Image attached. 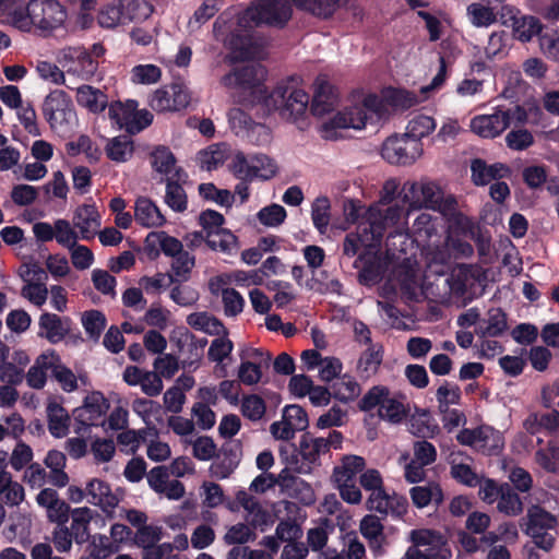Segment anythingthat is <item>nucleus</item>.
Here are the masks:
<instances>
[{
    "instance_id": "nucleus-1",
    "label": "nucleus",
    "mask_w": 559,
    "mask_h": 559,
    "mask_svg": "<svg viewBox=\"0 0 559 559\" xmlns=\"http://www.w3.org/2000/svg\"><path fill=\"white\" fill-rule=\"evenodd\" d=\"M290 16L292 7L286 0H258L238 16L237 29L225 34L227 15L222 13L214 22L213 33L215 38L223 41L237 57L246 58L251 38L243 32L260 25L283 27Z\"/></svg>"
},
{
    "instance_id": "nucleus-2",
    "label": "nucleus",
    "mask_w": 559,
    "mask_h": 559,
    "mask_svg": "<svg viewBox=\"0 0 559 559\" xmlns=\"http://www.w3.org/2000/svg\"><path fill=\"white\" fill-rule=\"evenodd\" d=\"M14 0H11L5 12L10 23L17 29L29 32L33 27L40 31H51L64 22L67 14L57 0H31L25 8L12 9Z\"/></svg>"
},
{
    "instance_id": "nucleus-3",
    "label": "nucleus",
    "mask_w": 559,
    "mask_h": 559,
    "mask_svg": "<svg viewBox=\"0 0 559 559\" xmlns=\"http://www.w3.org/2000/svg\"><path fill=\"white\" fill-rule=\"evenodd\" d=\"M385 108L381 98L368 95L361 104L346 107L333 117L322 122L320 132L325 140L338 138V131L344 129L361 130L368 122L374 123L383 119Z\"/></svg>"
},
{
    "instance_id": "nucleus-4",
    "label": "nucleus",
    "mask_w": 559,
    "mask_h": 559,
    "mask_svg": "<svg viewBox=\"0 0 559 559\" xmlns=\"http://www.w3.org/2000/svg\"><path fill=\"white\" fill-rule=\"evenodd\" d=\"M105 51L99 43L93 44L90 49L83 46H68L59 50L57 61L67 74L90 81L96 74L99 59Z\"/></svg>"
},
{
    "instance_id": "nucleus-5",
    "label": "nucleus",
    "mask_w": 559,
    "mask_h": 559,
    "mask_svg": "<svg viewBox=\"0 0 559 559\" xmlns=\"http://www.w3.org/2000/svg\"><path fill=\"white\" fill-rule=\"evenodd\" d=\"M265 103L267 107L278 111L283 119L298 121L306 115L309 95L292 78L280 83L265 98Z\"/></svg>"
},
{
    "instance_id": "nucleus-6",
    "label": "nucleus",
    "mask_w": 559,
    "mask_h": 559,
    "mask_svg": "<svg viewBox=\"0 0 559 559\" xmlns=\"http://www.w3.org/2000/svg\"><path fill=\"white\" fill-rule=\"evenodd\" d=\"M378 407V415L381 419L391 424H399L407 416L405 396L391 392L384 385L372 386L360 400L359 408L370 412Z\"/></svg>"
},
{
    "instance_id": "nucleus-7",
    "label": "nucleus",
    "mask_w": 559,
    "mask_h": 559,
    "mask_svg": "<svg viewBox=\"0 0 559 559\" xmlns=\"http://www.w3.org/2000/svg\"><path fill=\"white\" fill-rule=\"evenodd\" d=\"M411 546L403 559H450L452 551L445 536L436 530L416 528L408 534Z\"/></svg>"
},
{
    "instance_id": "nucleus-8",
    "label": "nucleus",
    "mask_w": 559,
    "mask_h": 559,
    "mask_svg": "<svg viewBox=\"0 0 559 559\" xmlns=\"http://www.w3.org/2000/svg\"><path fill=\"white\" fill-rule=\"evenodd\" d=\"M523 521L524 532L532 537L534 544L538 548L549 551L555 543L552 532H556L558 526L557 516L538 504H532Z\"/></svg>"
},
{
    "instance_id": "nucleus-9",
    "label": "nucleus",
    "mask_w": 559,
    "mask_h": 559,
    "mask_svg": "<svg viewBox=\"0 0 559 559\" xmlns=\"http://www.w3.org/2000/svg\"><path fill=\"white\" fill-rule=\"evenodd\" d=\"M379 214L376 210L365 213L364 222H360L355 231L346 235L343 242V253L355 257L361 248H376L381 242V227L378 225Z\"/></svg>"
},
{
    "instance_id": "nucleus-10",
    "label": "nucleus",
    "mask_w": 559,
    "mask_h": 559,
    "mask_svg": "<svg viewBox=\"0 0 559 559\" xmlns=\"http://www.w3.org/2000/svg\"><path fill=\"white\" fill-rule=\"evenodd\" d=\"M138 102L128 99L124 103L117 100L108 105V116L119 129H124L130 134H136L148 127L153 121V115L146 110L138 109Z\"/></svg>"
},
{
    "instance_id": "nucleus-11",
    "label": "nucleus",
    "mask_w": 559,
    "mask_h": 559,
    "mask_svg": "<svg viewBox=\"0 0 559 559\" xmlns=\"http://www.w3.org/2000/svg\"><path fill=\"white\" fill-rule=\"evenodd\" d=\"M519 122L525 120V112L519 107L512 109H498L489 115H479L471 120V129L484 139H493L510 127L513 119Z\"/></svg>"
},
{
    "instance_id": "nucleus-12",
    "label": "nucleus",
    "mask_w": 559,
    "mask_h": 559,
    "mask_svg": "<svg viewBox=\"0 0 559 559\" xmlns=\"http://www.w3.org/2000/svg\"><path fill=\"white\" fill-rule=\"evenodd\" d=\"M265 76L266 71L264 67L260 63H252L224 75L222 84L233 91L243 94L249 93L255 99V94H263L265 92L263 87Z\"/></svg>"
},
{
    "instance_id": "nucleus-13",
    "label": "nucleus",
    "mask_w": 559,
    "mask_h": 559,
    "mask_svg": "<svg viewBox=\"0 0 559 559\" xmlns=\"http://www.w3.org/2000/svg\"><path fill=\"white\" fill-rule=\"evenodd\" d=\"M456 440L486 455H497L504 447V438L499 430L490 426H480L475 429H462Z\"/></svg>"
},
{
    "instance_id": "nucleus-14",
    "label": "nucleus",
    "mask_w": 559,
    "mask_h": 559,
    "mask_svg": "<svg viewBox=\"0 0 559 559\" xmlns=\"http://www.w3.org/2000/svg\"><path fill=\"white\" fill-rule=\"evenodd\" d=\"M423 153V143L416 142L405 134L388 138L381 150L382 157L395 165H412Z\"/></svg>"
},
{
    "instance_id": "nucleus-15",
    "label": "nucleus",
    "mask_w": 559,
    "mask_h": 559,
    "mask_svg": "<svg viewBox=\"0 0 559 559\" xmlns=\"http://www.w3.org/2000/svg\"><path fill=\"white\" fill-rule=\"evenodd\" d=\"M109 405L104 395L99 392L88 394L82 406L75 408L74 419L80 425L75 431L82 432L88 427H97L104 424V416Z\"/></svg>"
},
{
    "instance_id": "nucleus-16",
    "label": "nucleus",
    "mask_w": 559,
    "mask_h": 559,
    "mask_svg": "<svg viewBox=\"0 0 559 559\" xmlns=\"http://www.w3.org/2000/svg\"><path fill=\"white\" fill-rule=\"evenodd\" d=\"M236 501L246 511V524H248L253 531L259 528L261 532H264L273 525L274 518L271 512L246 490H239L236 493Z\"/></svg>"
},
{
    "instance_id": "nucleus-17",
    "label": "nucleus",
    "mask_w": 559,
    "mask_h": 559,
    "mask_svg": "<svg viewBox=\"0 0 559 559\" xmlns=\"http://www.w3.org/2000/svg\"><path fill=\"white\" fill-rule=\"evenodd\" d=\"M43 114L51 128H57L72 116V103L61 90L50 92L43 104Z\"/></svg>"
},
{
    "instance_id": "nucleus-18",
    "label": "nucleus",
    "mask_w": 559,
    "mask_h": 559,
    "mask_svg": "<svg viewBox=\"0 0 559 559\" xmlns=\"http://www.w3.org/2000/svg\"><path fill=\"white\" fill-rule=\"evenodd\" d=\"M280 488L288 497L296 499L304 506H311L316 502L312 487L288 468H284L280 473Z\"/></svg>"
},
{
    "instance_id": "nucleus-19",
    "label": "nucleus",
    "mask_w": 559,
    "mask_h": 559,
    "mask_svg": "<svg viewBox=\"0 0 559 559\" xmlns=\"http://www.w3.org/2000/svg\"><path fill=\"white\" fill-rule=\"evenodd\" d=\"M368 508L384 515L401 518L407 511V501L397 495H388L382 488L370 493Z\"/></svg>"
},
{
    "instance_id": "nucleus-20",
    "label": "nucleus",
    "mask_w": 559,
    "mask_h": 559,
    "mask_svg": "<svg viewBox=\"0 0 559 559\" xmlns=\"http://www.w3.org/2000/svg\"><path fill=\"white\" fill-rule=\"evenodd\" d=\"M38 336L51 344L61 342L71 330V320L55 313L44 312L38 320Z\"/></svg>"
},
{
    "instance_id": "nucleus-21",
    "label": "nucleus",
    "mask_w": 559,
    "mask_h": 559,
    "mask_svg": "<svg viewBox=\"0 0 559 559\" xmlns=\"http://www.w3.org/2000/svg\"><path fill=\"white\" fill-rule=\"evenodd\" d=\"M72 223L82 240L93 239L102 224L99 212L94 204L79 206L73 213Z\"/></svg>"
},
{
    "instance_id": "nucleus-22",
    "label": "nucleus",
    "mask_w": 559,
    "mask_h": 559,
    "mask_svg": "<svg viewBox=\"0 0 559 559\" xmlns=\"http://www.w3.org/2000/svg\"><path fill=\"white\" fill-rule=\"evenodd\" d=\"M28 274H32V278L25 281L21 289V295L34 306L41 307L46 304L48 298V288L46 286L48 275L46 271L39 266H33L28 270Z\"/></svg>"
},
{
    "instance_id": "nucleus-23",
    "label": "nucleus",
    "mask_w": 559,
    "mask_h": 559,
    "mask_svg": "<svg viewBox=\"0 0 559 559\" xmlns=\"http://www.w3.org/2000/svg\"><path fill=\"white\" fill-rule=\"evenodd\" d=\"M437 188L432 183L418 185L417 182H406L402 188L403 201L412 207L426 206L435 207L439 197Z\"/></svg>"
},
{
    "instance_id": "nucleus-24",
    "label": "nucleus",
    "mask_w": 559,
    "mask_h": 559,
    "mask_svg": "<svg viewBox=\"0 0 559 559\" xmlns=\"http://www.w3.org/2000/svg\"><path fill=\"white\" fill-rule=\"evenodd\" d=\"M311 111L314 116H323L330 112L337 104V95L334 87L324 75H319L314 81Z\"/></svg>"
},
{
    "instance_id": "nucleus-25",
    "label": "nucleus",
    "mask_w": 559,
    "mask_h": 559,
    "mask_svg": "<svg viewBox=\"0 0 559 559\" xmlns=\"http://www.w3.org/2000/svg\"><path fill=\"white\" fill-rule=\"evenodd\" d=\"M359 531L367 540L369 549L374 555L382 554L389 545L384 527L380 519L372 514L365 515L359 524Z\"/></svg>"
},
{
    "instance_id": "nucleus-26",
    "label": "nucleus",
    "mask_w": 559,
    "mask_h": 559,
    "mask_svg": "<svg viewBox=\"0 0 559 559\" xmlns=\"http://www.w3.org/2000/svg\"><path fill=\"white\" fill-rule=\"evenodd\" d=\"M472 180L476 186H486L493 180L510 176V168L502 163L488 165L485 160L476 158L471 164Z\"/></svg>"
},
{
    "instance_id": "nucleus-27",
    "label": "nucleus",
    "mask_w": 559,
    "mask_h": 559,
    "mask_svg": "<svg viewBox=\"0 0 559 559\" xmlns=\"http://www.w3.org/2000/svg\"><path fill=\"white\" fill-rule=\"evenodd\" d=\"M86 501L99 507L105 512H110L117 507L119 499L107 483L94 478L86 485Z\"/></svg>"
},
{
    "instance_id": "nucleus-28",
    "label": "nucleus",
    "mask_w": 559,
    "mask_h": 559,
    "mask_svg": "<svg viewBox=\"0 0 559 559\" xmlns=\"http://www.w3.org/2000/svg\"><path fill=\"white\" fill-rule=\"evenodd\" d=\"M383 360V346L370 344L359 356L356 364V373L360 379L368 380L377 374Z\"/></svg>"
},
{
    "instance_id": "nucleus-29",
    "label": "nucleus",
    "mask_w": 559,
    "mask_h": 559,
    "mask_svg": "<svg viewBox=\"0 0 559 559\" xmlns=\"http://www.w3.org/2000/svg\"><path fill=\"white\" fill-rule=\"evenodd\" d=\"M55 361H57L55 352L39 355L25 376L28 386L36 390L43 389L47 381V372H51Z\"/></svg>"
},
{
    "instance_id": "nucleus-30",
    "label": "nucleus",
    "mask_w": 559,
    "mask_h": 559,
    "mask_svg": "<svg viewBox=\"0 0 559 559\" xmlns=\"http://www.w3.org/2000/svg\"><path fill=\"white\" fill-rule=\"evenodd\" d=\"M152 167L157 173L168 177H174L177 180H183L185 174L176 166V158L171 151L166 146H157L151 154Z\"/></svg>"
},
{
    "instance_id": "nucleus-31",
    "label": "nucleus",
    "mask_w": 559,
    "mask_h": 559,
    "mask_svg": "<svg viewBox=\"0 0 559 559\" xmlns=\"http://www.w3.org/2000/svg\"><path fill=\"white\" fill-rule=\"evenodd\" d=\"M508 329L507 316L500 308H491L487 312V318L483 319L475 329L478 337H497L502 335Z\"/></svg>"
},
{
    "instance_id": "nucleus-32",
    "label": "nucleus",
    "mask_w": 559,
    "mask_h": 559,
    "mask_svg": "<svg viewBox=\"0 0 559 559\" xmlns=\"http://www.w3.org/2000/svg\"><path fill=\"white\" fill-rule=\"evenodd\" d=\"M134 219L138 224L147 228L159 227L165 223V217L157 205L145 197H141L135 201Z\"/></svg>"
},
{
    "instance_id": "nucleus-33",
    "label": "nucleus",
    "mask_w": 559,
    "mask_h": 559,
    "mask_svg": "<svg viewBox=\"0 0 559 559\" xmlns=\"http://www.w3.org/2000/svg\"><path fill=\"white\" fill-rule=\"evenodd\" d=\"M366 466L365 459L358 455H345L333 469L334 484L356 483V477Z\"/></svg>"
},
{
    "instance_id": "nucleus-34",
    "label": "nucleus",
    "mask_w": 559,
    "mask_h": 559,
    "mask_svg": "<svg viewBox=\"0 0 559 559\" xmlns=\"http://www.w3.org/2000/svg\"><path fill=\"white\" fill-rule=\"evenodd\" d=\"M93 519V512L87 507L75 508L71 512V524L68 527L69 533L79 545L84 544L90 538V523Z\"/></svg>"
},
{
    "instance_id": "nucleus-35",
    "label": "nucleus",
    "mask_w": 559,
    "mask_h": 559,
    "mask_svg": "<svg viewBox=\"0 0 559 559\" xmlns=\"http://www.w3.org/2000/svg\"><path fill=\"white\" fill-rule=\"evenodd\" d=\"M76 103L93 114L102 112L108 106L107 95L91 85L76 88Z\"/></svg>"
},
{
    "instance_id": "nucleus-36",
    "label": "nucleus",
    "mask_w": 559,
    "mask_h": 559,
    "mask_svg": "<svg viewBox=\"0 0 559 559\" xmlns=\"http://www.w3.org/2000/svg\"><path fill=\"white\" fill-rule=\"evenodd\" d=\"M48 430L55 438H63L69 432L70 416L56 401H49L47 408Z\"/></svg>"
},
{
    "instance_id": "nucleus-37",
    "label": "nucleus",
    "mask_w": 559,
    "mask_h": 559,
    "mask_svg": "<svg viewBox=\"0 0 559 559\" xmlns=\"http://www.w3.org/2000/svg\"><path fill=\"white\" fill-rule=\"evenodd\" d=\"M187 323L192 329L204 332L209 335L224 336V334H228L223 322L205 311L190 313L187 317Z\"/></svg>"
},
{
    "instance_id": "nucleus-38",
    "label": "nucleus",
    "mask_w": 559,
    "mask_h": 559,
    "mask_svg": "<svg viewBox=\"0 0 559 559\" xmlns=\"http://www.w3.org/2000/svg\"><path fill=\"white\" fill-rule=\"evenodd\" d=\"M67 457L61 451L50 450L45 457V465L50 469L48 483L63 488L69 483V476L64 472Z\"/></svg>"
},
{
    "instance_id": "nucleus-39",
    "label": "nucleus",
    "mask_w": 559,
    "mask_h": 559,
    "mask_svg": "<svg viewBox=\"0 0 559 559\" xmlns=\"http://www.w3.org/2000/svg\"><path fill=\"white\" fill-rule=\"evenodd\" d=\"M230 154V147L226 143L212 144L199 152L198 163L203 170L212 171L222 166Z\"/></svg>"
},
{
    "instance_id": "nucleus-40",
    "label": "nucleus",
    "mask_w": 559,
    "mask_h": 559,
    "mask_svg": "<svg viewBox=\"0 0 559 559\" xmlns=\"http://www.w3.org/2000/svg\"><path fill=\"white\" fill-rule=\"evenodd\" d=\"M411 499L415 507L423 509L430 503L439 506L443 501V493L437 483H428L421 486H414L409 490Z\"/></svg>"
},
{
    "instance_id": "nucleus-41",
    "label": "nucleus",
    "mask_w": 559,
    "mask_h": 559,
    "mask_svg": "<svg viewBox=\"0 0 559 559\" xmlns=\"http://www.w3.org/2000/svg\"><path fill=\"white\" fill-rule=\"evenodd\" d=\"M25 499L24 487L10 474L0 475V500L9 507H17Z\"/></svg>"
},
{
    "instance_id": "nucleus-42",
    "label": "nucleus",
    "mask_w": 559,
    "mask_h": 559,
    "mask_svg": "<svg viewBox=\"0 0 559 559\" xmlns=\"http://www.w3.org/2000/svg\"><path fill=\"white\" fill-rule=\"evenodd\" d=\"M438 217L423 212L414 221L411 233L418 246H425L437 234Z\"/></svg>"
},
{
    "instance_id": "nucleus-43",
    "label": "nucleus",
    "mask_w": 559,
    "mask_h": 559,
    "mask_svg": "<svg viewBox=\"0 0 559 559\" xmlns=\"http://www.w3.org/2000/svg\"><path fill=\"white\" fill-rule=\"evenodd\" d=\"M105 152L110 160L126 163L134 153V144L130 136L118 135L107 141Z\"/></svg>"
},
{
    "instance_id": "nucleus-44",
    "label": "nucleus",
    "mask_w": 559,
    "mask_h": 559,
    "mask_svg": "<svg viewBox=\"0 0 559 559\" xmlns=\"http://www.w3.org/2000/svg\"><path fill=\"white\" fill-rule=\"evenodd\" d=\"M124 24L147 20L153 13V5L146 0H119Z\"/></svg>"
},
{
    "instance_id": "nucleus-45",
    "label": "nucleus",
    "mask_w": 559,
    "mask_h": 559,
    "mask_svg": "<svg viewBox=\"0 0 559 559\" xmlns=\"http://www.w3.org/2000/svg\"><path fill=\"white\" fill-rule=\"evenodd\" d=\"M468 22L477 28H487L498 21V12H495L481 1L473 2L466 8Z\"/></svg>"
},
{
    "instance_id": "nucleus-46",
    "label": "nucleus",
    "mask_w": 559,
    "mask_h": 559,
    "mask_svg": "<svg viewBox=\"0 0 559 559\" xmlns=\"http://www.w3.org/2000/svg\"><path fill=\"white\" fill-rule=\"evenodd\" d=\"M497 509L499 512L509 516H516L523 511V502L520 496L510 487L509 484L500 486V495L497 499Z\"/></svg>"
},
{
    "instance_id": "nucleus-47",
    "label": "nucleus",
    "mask_w": 559,
    "mask_h": 559,
    "mask_svg": "<svg viewBox=\"0 0 559 559\" xmlns=\"http://www.w3.org/2000/svg\"><path fill=\"white\" fill-rule=\"evenodd\" d=\"M179 181L174 177L166 179L165 202L173 211L181 213L187 210L188 200L186 191Z\"/></svg>"
},
{
    "instance_id": "nucleus-48",
    "label": "nucleus",
    "mask_w": 559,
    "mask_h": 559,
    "mask_svg": "<svg viewBox=\"0 0 559 559\" xmlns=\"http://www.w3.org/2000/svg\"><path fill=\"white\" fill-rule=\"evenodd\" d=\"M436 126L432 117L423 114L416 115L408 121L404 134L416 142H421L420 140L429 135Z\"/></svg>"
},
{
    "instance_id": "nucleus-49",
    "label": "nucleus",
    "mask_w": 559,
    "mask_h": 559,
    "mask_svg": "<svg viewBox=\"0 0 559 559\" xmlns=\"http://www.w3.org/2000/svg\"><path fill=\"white\" fill-rule=\"evenodd\" d=\"M205 240L207 246L215 251L230 254L237 249L236 236L226 228L211 231L209 236H205Z\"/></svg>"
},
{
    "instance_id": "nucleus-50",
    "label": "nucleus",
    "mask_w": 559,
    "mask_h": 559,
    "mask_svg": "<svg viewBox=\"0 0 559 559\" xmlns=\"http://www.w3.org/2000/svg\"><path fill=\"white\" fill-rule=\"evenodd\" d=\"M331 203L326 197H318L311 206V219L318 231L323 235L330 224Z\"/></svg>"
},
{
    "instance_id": "nucleus-51",
    "label": "nucleus",
    "mask_w": 559,
    "mask_h": 559,
    "mask_svg": "<svg viewBox=\"0 0 559 559\" xmlns=\"http://www.w3.org/2000/svg\"><path fill=\"white\" fill-rule=\"evenodd\" d=\"M294 4L321 17L331 16L337 9L341 0H292Z\"/></svg>"
},
{
    "instance_id": "nucleus-52",
    "label": "nucleus",
    "mask_w": 559,
    "mask_h": 559,
    "mask_svg": "<svg viewBox=\"0 0 559 559\" xmlns=\"http://www.w3.org/2000/svg\"><path fill=\"white\" fill-rule=\"evenodd\" d=\"M230 173L238 180L254 181V171L251 163V155L243 152H236L228 165Z\"/></svg>"
},
{
    "instance_id": "nucleus-53",
    "label": "nucleus",
    "mask_w": 559,
    "mask_h": 559,
    "mask_svg": "<svg viewBox=\"0 0 559 559\" xmlns=\"http://www.w3.org/2000/svg\"><path fill=\"white\" fill-rule=\"evenodd\" d=\"M514 36L523 43L530 41L542 31V25L535 16L521 15L512 27Z\"/></svg>"
},
{
    "instance_id": "nucleus-54",
    "label": "nucleus",
    "mask_w": 559,
    "mask_h": 559,
    "mask_svg": "<svg viewBox=\"0 0 559 559\" xmlns=\"http://www.w3.org/2000/svg\"><path fill=\"white\" fill-rule=\"evenodd\" d=\"M361 392L360 384L350 376H343L333 385V395L342 402L354 401Z\"/></svg>"
},
{
    "instance_id": "nucleus-55",
    "label": "nucleus",
    "mask_w": 559,
    "mask_h": 559,
    "mask_svg": "<svg viewBox=\"0 0 559 559\" xmlns=\"http://www.w3.org/2000/svg\"><path fill=\"white\" fill-rule=\"evenodd\" d=\"M118 550L119 546L107 535L95 534L92 536L90 552L93 559H107Z\"/></svg>"
},
{
    "instance_id": "nucleus-56",
    "label": "nucleus",
    "mask_w": 559,
    "mask_h": 559,
    "mask_svg": "<svg viewBox=\"0 0 559 559\" xmlns=\"http://www.w3.org/2000/svg\"><path fill=\"white\" fill-rule=\"evenodd\" d=\"M251 163L254 174V180H270L277 173L276 163L265 154H252Z\"/></svg>"
},
{
    "instance_id": "nucleus-57",
    "label": "nucleus",
    "mask_w": 559,
    "mask_h": 559,
    "mask_svg": "<svg viewBox=\"0 0 559 559\" xmlns=\"http://www.w3.org/2000/svg\"><path fill=\"white\" fill-rule=\"evenodd\" d=\"M328 452L325 438L304 437L300 441V454L310 464L317 463L319 456Z\"/></svg>"
},
{
    "instance_id": "nucleus-58",
    "label": "nucleus",
    "mask_w": 559,
    "mask_h": 559,
    "mask_svg": "<svg viewBox=\"0 0 559 559\" xmlns=\"http://www.w3.org/2000/svg\"><path fill=\"white\" fill-rule=\"evenodd\" d=\"M55 239L63 248H71L81 239L75 227L67 219L59 218L55 221Z\"/></svg>"
},
{
    "instance_id": "nucleus-59",
    "label": "nucleus",
    "mask_w": 559,
    "mask_h": 559,
    "mask_svg": "<svg viewBox=\"0 0 559 559\" xmlns=\"http://www.w3.org/2000/svg\"><path fill=\"white\" fill-rule=\"evenodd\" d=\"M146 429H128L117 436V442L122 452L127 454L135 453L141 444L145 441Z\"/></svg>"
},
{
    "instance_id": "nucleus-60",
    "label": "nucleus",
    "mask_w": 559,
    "mask_h": 559,
    "mask_svg": "<svg viewBox=\"0 0 559 559\" xmlns=\"http://www.w3.org/2000/svg\"><path fill=\"white\" fill-rule=\"evenodd\" d=\"M255 537L254 531L248 524L237 523L227 528L223 539L227 545H245Z\"/></svg>"
},
{
    "instance_id": "nucleus-61",
    "label": "nucleus",
    "mask_w": 559,
    "mask_h": 559,
    "mask_svg": "<svg viewBox=\"0 0 559 559\" xmlns=\"http://www.w3.org/2000/svg\"><path fill=\"white\" fill-rule=\"evenodd\" d=\"M174 282L175 278L171 274L156 273L153 276H142L139 285L147 295H159Z\"/></svg>"
},
{
    "instance_id": "nucleus-62",
    "label": "nucleus",
    "mask_w": 559,
    "mask_h": 559,
    "mask_svg": "<svg viewBox=\"0 0 559 559\" xmlns=\"http://www.w3.org/2000/svg\"><path fill=\"white\" fill-rule=\"evenodd\" d=\"M90 451L96 464H104L115 456L116 444L112 439L96 438L92 441Z\"/></svg>"
},
{
    "instance_id": "nucleus-63",
    "label": "nucleus",
    "mask_w": 559,
    "mask_h": 559,
    "mask_svg": "<svg viewBox=\"0 0 559 559\" xmlns=\"http://www.w3.org/2000/svg\"><path fill=\"white\" fill-rule=\"evenodd\" d=\"M163 538V527L156 524H150L136 530L134 543L144 550L159 543Z\"/></svg>"
},
{
    "instance_id": "nucleus-64",
    "label": "nucleus",
    "mask_w": 559,
    "mask_h": 559,
    "mask_svg": "<svg viewBox=\"0 0 559 559\" xmlns=\"http://www.w3.org/2000/svg\"><path fill=\"white\" fill-rule=\"evenodd\" d=\"M123 13L119 3V0L104 7L98 15L97 21L102 27L114 28L120 25H126L123 20Z\"/></svg>"
}]
</instances>
